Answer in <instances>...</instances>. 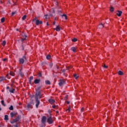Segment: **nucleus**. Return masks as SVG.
Here are the masks:
<instances>
[{"label":"nucleus","instance_id":"f257e3e1","mask_svg":"<svg viewBox=\"0 0 127 127\" xmlns=\"http://www.w3.org/2000/svg\"><path fill=\"white\" fill-rule=\"evenodd\" d=\"M35 99H39V100L41 99V92L40 91L37 90L36 91Z\"/></svg>","mask_w":127,"mask_h":127},{"label":"nucleus","instance_id":"f03ea898","mask_svg":"<svg viewBox=\"0 0 127 127\" xmlns=\"http://www.w3.org/2000/svg\"><path fill=\"white\" fill-rule=\"evenodd\" d=\"M26 57L24 56L22 58L19 59V63L20 64H23L24 63V60L26 59Z\"/></svg>","mask_w":127,"mask_h":127},{"label":"nucleus","instance_id":"7ed1b4c3","mask_svg":"<svg viewBox=\"0 0 127 127\" xmlns=\"http://www.w3.org/2000/svg\"><path fill=\"white\" fill-rule=\"evenodd\" d=\"M59 85L60 87L63 86V85H65V80L63 79H60V82L59 83Z\"/></svg>","mask_w":127,"mask_h":127},{"label":"nucleus","instance_id":"20e7f679","mask_svg":"<svg viewBox=\"0 0 127 127\" xmlns=\"http://www.w3.org/2000/svg\"><path fill=\"white\" fill-rule=\"evenodd\" d=\"M36 101V107L37 108H38V106H39V104H40V100H39V99L38 98H35Z\"/></svg>","mask_w":127,"mask_h":127},{"label":"nucleus","instance_id":"39448f33","mask_svg":"<svg viewBox=\"0 0 127 127\" xmlns=\"http://www.w3.org/2000/svg\"><path fill=\"white\" fill-rule=\"evenodd\" d=\"M46 116H43L42 118V120H41V123L42 124H43L44 125H45V124H46Z\"/></svg>","mask_w":127,"mask_h":127},{"label":"nucleus","instance_id":"423d86ee","mask_svg":"<svg viewBox=\"0 0 127 127\" xmlns=\"http://www.w3.org/2000/svg\"><path fill=\"white\" fill-rule=\"evenodd\" d=\"M47 122L49 124V125H52V124H53V120H52V117H50L47 119Z\"/></svg>","mask_w":127,"mask_h":127},{"label":"nucleus","instance_id":"0eeeda50","mask_svg":"<svg viewBox=\"0 0 127 127\" xmlns=\"http://www.w3.org/2000/svg\"><path fill=\"white\" fill-rule=\"evenodd\" d=\"M19 120H20V116H18L16 119L13 120V122H11V124H13V123H16V122H18Z\"/></svg>","mask_w":127,"mask_h":127},{"label":"nucleus","instance_id":"6e6552de","mask_svg":"<svg viewBox=\"0 0 127 127\" xmlns=\"http://www.w3.org/2000/svg\"><path fill=\"white\" fill-rule=\"evenodd\" d=\"M35 23L36 25H39V24H42L43 22H42V21H40L39 20H36Z\"/></svg>","mask_w":127,"mask_h":127},{"label":"nucleus","instance_id":"1a4fd4ad","mask_svg":"<svg viewBox=\"0 0 127 127\" xmlns=\"http://www.w3.org/2000/svg\"><path fill=\"white\" fill-rule=\"evenodd\" d=\"M123 12L122 11L118 10V12L117 13V15L118 16H121Z\"/></svg>","mask_w":127,"mask_h":127},{"label":"nucleus","instance_id":"9d476101","mask_svg":"<svg viewBox=\"0 0 127 127\" xmlns=\"http://www.w3.org/2000/svg\"><path fill=\"white\" fill-rule=\"evenodd\" d=\"M33 80V76H30L29 79V84L31 85V81Z\"/></svg>","mask_w":127,"mask_h":127},{"label":"nucleus","instance_id":"9b49d317","mask_svg":"<svg viewBox=\"0 0 127 127\" xmlns=\"http://www.w3.org/2000/svg\"><path fill=\"white\" fill-rule=\"evenodd\" d=\"M40 82V79H37L34 80V83H35V84H39Z\"/></svg>","mask_w":127,"mask_h":127},{"label":"nucleus","instance_id":"f8f14e48","mask_svg":"<svg viewBox=\"0 0 127 127\" xmlns=\"http://www.w3.org/2000/svg\"><path fill=\"white\" fill-rule=\"evenodd\" d=\"M49 102L51 104H54V103H55V101L53 99H49Z\"/></svg>","mask_w":127,"mask_h":127},{"label":"nucleus","instance_id":"ddd939ff","mask_svg":"<svg viewBox=\"0 0 127 127\" xmlns=\"http://www.w3.org/2000/svg\"><path fill=\"white\" fill-rule=\"evenodd\" d=\"M56 31H60L61 30L60 27L59 26H57L56 28L54 29Z\"/></svg>","mask_w":127,"mask_h":127},{"label":"nucleus","instance_id":"4468645a","mask_svg":"<svg viewBox=\"0 0 127 127\" xmlns=\"http://www.w3.org/2000/svg\"><path fill=\"white\" fill-rule=\"evenodd\" d=\"M4 80H5V78L3 76H1L0 77V83L2 82V81H4Z\"/></svg>","mask_w":127,"mask_h":127},{"label":"nucleus","instance_id":"2eb2a0df","mask_svg":"<svg viewBox=\"0 0 127 127\" xmlns=\"http://www.w3.org/2000/svg\"><path fill=\"white\" fill-rule=\"evenodd\" d=\"M54 14H55V11H54V10H53L52 13L50 14L49 16H53Z\"/></svg>","mask_w":127,"mask_h":127},{"label":"nucleus","instance_id":"dca6fc26","mask_svg":"<svg viewBox=\"0 0 127 127\" xmlns=\"http://www.w3.org/2000/svg\"><path fill=\"white\" fill-rule=\"evenodd\" d=\"M4 120V121H8V116L7 115H5Z\"/></svg>","mask_w":127,"mask_h":127},{"label":"nucleus","instance_id":"f3484780","mask_svg":"<svg viewBox=\"0 0 127 127\" xmlns=\"http://www.w3.org/2000/svg\"><path fill=\"white\" fill-rule=\"evenodd\" d=\"M71 51H73V52H76V48H75V47H72L71 48Z\"/></svg>","mask_w":127,"mask_h":127},{"label":"nucleus","instance_id":"a211bd4d","mask_svg":"<svg viewBox=\"0 0 127 127\" xmlns=\"http://www.w3.org/2000/svg\"><path fill=\"white\" fill-rule=\"evenodd\" d=\"M45 83H46V85H50V84H51L50 83V81H49V80H46Z\"/></svg>","mask_w":127,"mask_h":127},{"label":"nucleus","instance_id":"6ab92c4d","mask_svg":"<svg viewBox=\"0 0 127 127\" xmlns=\"http://www.w3.org/2000/svg\"><path fill=\"white\" fill-rule=\"evenodd\" d=\"M62 17H64L65 19L67 20V15L65 14L62 15Z\"/></svg>","mask_w":127,"mask_h":127},{"label":"nucleus","instance_id":"aec40b11","mask_svg":"<svg viewBox=\"0 0 127 127\" xmlns=\"http://www.w3.org/2000/svg\"><path fill=\"white\" fill-rule=\"evenodd\" d=\"M14 91H15V89L13 88H12V89L9 90L10 93H12V94H13V93H14Z\"/></svg>","mask_w":127,"mask_h":127},{"label":"nucleus","instance_id":"412c9836","mask_svg":"<svg viewBox=\"0 0 127 127\" xmlns=\"http://www.w3.org/2000/svg\"><path fill=\"white\" fill-rule=\"evenodd\" d=\"M104 27V25L103 24H100L99 26H98V28H103Z\"/></svg>","mask_w":127,"mask_h":127},{"label":"nucleus","instance_id":"4be33fe9","mask_svg":"<svg viewBox=\"0 0 127 127\" xmlns=\"http://www.w3.org/2000/svg\"><path fill=\"white\" fill-rule=\"evenodd\" d=\"M118 74L119 75H124V72H123V71L119 70L118 71Z\"/></svg>","mask_w":127,"mask_h":127},{"label":"nucleus","instance_id":"5701e85b","mask_svg":"<svg viewBox=\"0 0 127 127\" xmlns=\"http://www.w3.org/2000/svg\"><path fill=\"white\" fill-rule=\"evenodd\" d=\"M9 110H10V111H13V106L11 105L9 108Z\"/></svg>","mask_w":127,"mask_h":127},{"label":"nucleus","instance_id":"b1692460","mask_svg":"<svg viewBox=\"0 0 127 127\" xmlns=\"http://www.w3.org/2000/svg\"><path fill=\"white\" fill-rule=\"evenodd\" d=\"M71 111V108L68 107V109L66 110V113H70Z\"/></svg>","mask_w":127,"mask_h":127},{"label":"nucleus","instance_id":"393cba45","mask_svg":"<svg viewBox=\"0 0 127 127\" xmlns=\"http://www.w3.org/2000/svg\"><path fill=\"white\" fill-rule=\"evenodd\" d=\"M10 115L11 118H13V117H14V113L13 112H11L10 113Z\"/></svg>","mask_w":127,"mask_h":127},{"label":"nucleus","instance_id":"a878e982","mask_svg":"<svg viewBox=\"0 0 127 127\" xmlns=\"http://www.w3.org/2000/svg\"><path fill=\"white\" fill-rule=\"evenodd\" d=\"M1 44L2 46H5V44H6V42L5 41H3Z\"/></svg>","mask_w":127,"mask_h":127},{"label":"nucleus","instance_id":"bb28decb","mask_svg":"<svg viewBox=\"0 0 127 127\" xmlns=\"http://www.w3.org/2000/svg\"><path fill=\"white\" fill-rule=\"evenodd\" d=\"M1 105H2V106H3L4 107H5V104H4V101L1 100Z\"/></svg>","mask_w":127,"mask_h":127},{"label":"nucleus","instance_id":"cd10ccee","mask_svg":"<svg viewBox=\"0 0 127 127\" xmlns=\"http://www.w3.org/2000/svg\"><path fill=\"white\" fill-rule=\"evenodd\" d=\"M27 107L28 109H30V108H31V104L28 103L27 105Z\"/></svg>","mask_w":127,"mask_h":127},{"label":"nucleus","instance_id":"c85d7f7f","mask_svg":"<svg viewBox=\"0 0 127 127\" xmlns=\"http://www.w3.org/2000/svg\"><path fill=\"white\" fill-rule=\"evenodd\" d=\"M73 76H74V77L75 78V79H78V77H79L78 75H77L76 74H74L73 75Z\"/></svg>","mask_w":127,"mask_h":127},{"label":"nucleus","instance_id":"c756f323","mask_svg":"<svg viewBox=\"0 0 127 127\" xmlns=\"http://www.w3.org/2000/svg\"><path fill=\"white\" fill-rule=\"evenodd\" d=\"M26 17H27L26 15H24V16L22 17V20H24L25 19H26Z\"/></svg>","mask_w":127,"mask_h":127},{"label":"nucleus","instance_id":"7c9ffc66","mask_svg":"<svg viewBox=\"0 0 127 127\" xmlns=\"http://www.w3.org/2000/svg\"><path fill=\"white\" fill-rule=\"evenodd\" d=\"M4 20H5L4 17H2V18L1 19V22L2 23H3V22H4Z\"/></svg>","mask_w":127,"mask_h":127},{"label":"nucleus","instance_id":"2f4dec72","mask_svg":"<svg viewBox=\"0 0 127 127\" xmlns=\"http://www.w3.org/2000/svg\"><path fill=\"white\" fill-rule=\"evenodd\" d=\"M46 58H47V60H49V59H50V58H51V56L50 55H47L46 57Z\"/></svg>","mask_w":127,"mask_h":127},{"label":"nucleus","instance_id":"473e14b6","mask_svg":"<svg viewBox=\"0 0 127 127\" xmlns=\"http://www.w3.org/2000/svg\"><path fill=\"white\" fill-rule=\"evenodd\" d=\"M77 39L76 38H73V39L71 40V41L73 42H76L77 41Z\"/></svg>","mask_w":127,"mask_h":127},{"label":"nucleus","instance_id":"72a5a7b5","mask_svg":"<svg viewBox=\"0 0 127 127\" xmlns=\"http://www.w3.org/2000/svg\"><path fill=\"white\" fill-rule=\"evenodd\" d=\"M110 10L111 11V12H113V11H114V7H111Z\"/></svg>","mask_w":127,"mask_h":127},{"label":"nucleus","instance_id":"f704fd0d","mask_svg":"<svg viewBox=\"0 0 127 127\" xmlns=\"http://www.w3.org/2000/svg\"><path fill=\"white\" fill-rule=\"evenodd\" d=\"M10 76H14V73L13 72H10Z\"/></svg>","mask_w":127,"mask_h":127},{"label":"nucleus","instance_id":"c9c22d12","mask_svg":"<svg viewBox=\"0 0 127 127\" xmlns=\"http://www.w3.org/2000/svg\"><path fill=\"white\" fill-rule=\"evenodd\" d=\"M19 74H20V76H23V75H24V74H23V73H22V72H21V71H20Z\"/></svg>","mask_w":127,"mask_h":127},{"label":"nucleus","instance_id":"e433bc0d","mask_svg":"<svg viewBox=\"0 0 127 127\" xmlns=\"http://www.w3.org/2000/svg\"><path fill=\"white\" fill-rule=\"evenodd\" d=\"M52 108H53V109H57V106L56 105H53Z\"/></svg>","mask_w":127,"mask_h":127},{"label":"nucleus","instance_id":"4c0bfd02","mask_svg":"<svg viewBox=\"0 0 127 127\" xmlns=\"http://www.w3.org/2000/svg\"><path fill=\"white\" fill-rule=\"evenodd\" d=\"M103 67L104 68H105V69H107V68H108V66L106 65V64H104V65H103Z\"/></svg>","mask_w":127,"mask_h":127},{"label":"nucleus","instance_id":"58836bf2","mask_svg":"<svg viewBox=\"0 0 127 127\" xmlns=\"http://www.w3.org/2000/svg\"><path fill=\"white\" fill-rule=\"evenodd\" d=\"M38 76H39V77H42V73H41V72H39V73H38Z\"/></svg>","mask_w":127,"mask_h":127},{"label":"nucleus","instance_id":"ea45409f","mask_svg":"<svg viewBox=\"0 0 127 127\" xmlns=\"http://www.w3.org/2000/svg\"><path fill=\"white\" fill-rule=\"evenodd\" d=\"M56 68L57 69V71L58 72V70H59V69H60V67H59V66H56Z\"/></svg>","mask_w":127,"mask_h":127},{"label":"nucleus","instance_id":"a19ab883","mask_svg":"<svg viewBox=\"0 0 127 127\" xmlns=\"http://www.w3.org/2000/svg\"><path fill=\"white\" fill-rule=\"evenodd\" d=\"M49 66L50 67H51V68H52V67L53 66V64L52 63L50 64Z\"/></svg>","mask_w":127,"mask_h":127},{"label":"nucleus","instance_id":"79ce46f5","mask_svg":"<svg viewBox=\"0 0 127 127\" xmlns=\"http://www.w3.org/2000/svg\"><path fill=\"white\" fill-rule=\"evenodd\" d=\"M62 72H63V73H65V72H66V69H63Z\"/></svg>","mask_w":127,"mask_h":127},{"label":"nucleus","instance_id":"37998d69","mask_svg":"<svg viewBox=\"0 0 127 127\" xmlns=\"http://www.w3.org/2000/svg\"><path fill=\"white\" fill-rule=\"evenodd\" d=\"M80 111H81V113H83V112H84V108L82 107Z\"/></svg>","mask_w":127,"mask_h":127},{"label":"nucleus","instance_id":"c03bdc74","mask_svg":"<svg viewBox=\"0 0 127 127\" xmlns=\"http://www.w3.org/2000/svg\"><path fill=\"white\" fill-rule=\"evenodd\" d=\"M14 14H15V12H12V13H11V15H12V16H13V15H14Z\"/></svg>","mask_w":127,"mask_h":127},{"label":"nucleus","instance_id":"a18cd8bd","mask_svg":"<svg viewBox=\"0 0 127 127\" xmlns=\"http://www.w3.org/2000/svg\"><path fill=\"white\" fill-rule=\"evenodd\" d=\"M8 3H9V4H11L10 3V0H8Z\"/></svg>","mask_w":127,"mask_h":127},{"label":"nucleus","instance_id":"49530a36","mask_svg":"<svg viewBox=\"0 0 127 127\" xmlns=\"http://www.w3.org/2000/svg\"><path fill=\"white\" fill-rule=\"evenodd\" d=\"M64 98L65 99H67V98H68V95H66Z\"/></svg>","mask_w":127,"mask_h":127},{"label":"nucleus","instance_id":"de8ad7c7","mask_svg":"<svg viewBox=\"0 0 127 127\" xmlns=\"http://www.w3.org/2000/svg\"><path fill=\"white\" fill-rule=\"evenodd\" d=\"M59 14H61V10L59 11Z\"/></svg>","mask_w":127,"mask_h":127},{"label":"nucleus","instance_id":"09e8293b","mask_svg":"<svg viewBox=\"0 0 127 127\" xmlns=\"http://www.w3.org/2000/svg\"><path fill=\"white\" fill-rule=\"evenodd\" d=\"M8 89H9V86H7V87H6V89H7V90H8Z\"/></svg>","mask_w":127,"mask_h":127},{"label":"nucleus","instance_id":"8fccbe9b","mask_svg":"<svg viewBox=\"0 0 127 127\" xmlns=\"http://www.w3.org/2000/svg\"><path fill=\"white\" fill-rule=\"evenodd\" d=\"M6 61V59H4L3 60V61Z\"/></svg>","mask_w":127,"mask_h":127},{"label":"nucleus","instance_id":"3c124183","mask_svg":"<svg viewBox=\"0 0 127 127\" xmlns=\"http://www.w3.org/2000/svg\"><path fill=\"white\" fill-rule=\"evenodd\" d=\"M56 114H59V111H56Z\"/></svg>","mask_w":127,"mask_h":127},{"label":"nucleus","instance_id":"603ef678","mask_svg":"<svg viewBox=\"0 0 127 127\" xmlns=\"http://www.w3.org/2000/svg\"><path fill=\"white\" fill-rule=\"evenodd\" d=\"M47 25L48 26H49V24H48V23H47Z\"/></svg>","mask_w":127,"mask_h":127},{"label":"nucleus","instance_id":"864d4df0","mask_svg":"<svg viewBox=\"0 0 127 127\" xmlns=\"http://www.w3.org/2000/svg\"><path fill=\"white\" fill-rule=\"evenodd\" d=\"M45 16H46V18H47L46 17L48 16V15L47 14V15H45Z\"/></svg>","mask_w":127,"mask_h":127},{"label":"nucleus","instance_id":"5fc2aeb1","mask_svg":"<svg viewBox=\"0 0 127 127\" xmlns=\"http://www.w3.org/2000/svg\"><path fill=\"white\" fill-rule=\"evenodd\" d=\"M1 111V108H0V111Z\"/></svg>","mask_w":127,"mask_h":127},{"label":"nucleus","instance_id":"6e6d98bb","mask_svg":"<svg viewBox=\"0 0 127 127\" xmlns=\"http://www.w3.org/2000/svg\"><path fill=\"white\" fill-rule=\"evenodd\" d=\"M53 24H54V25H55V22H53Z\"/></svg>","mask_w":127,"mask_h":127},{"label":"nucleus","instance_id":"4d7b16f0","mask_svg":"<svg viewBox=\"0 0 127 127\" xmlns=\"http://www.w3.org/2000/svg\"><path fill=\"white\" fill-rule=\"evenodd\" d=\"M24 39H22V41H23V40H24Z\"/></svg>","mask_w":127,"mask_h":127},{"label":"nucleus","instance_id":"13d9d810","mask_svg":"<svg viewBox=\"0 0 127 127\" xmlns=\"http://www.w3.org/2000/svg\"><path fill=\"white\" fill-rule=\"evenodd\" d=\"M40 87L38 88V90H40Z\"/></svg>","mask_w":127,"mask_h":127},{"label":"nucleus","instance_id":"bf43d9fd","mask_svg":"<svg viewBox=\"0 0 127 127\" xmlns=\"http://www.w3.org/2000/svg\"><path fill=\"white\" fill-rule=\"evenodd\" d=\"M64 75L65 76V72H64Z\"/></svg>","mask_w":127,"mask_h":127},{"label":"nucleus","instance_id":"052dcab7","mask_svg":"<svg viewBox=\"0 0 127 127\" xmlns=\"http://www.w3.org/2000/svg\"><path fill=\"white\" fill-rule=\"evenodd\" d=\"M15 127H17V126H15Z\"/></svg>","mask_w":127,"mask_h":127},{"label":"nucleus","instance_id":"680f3d73","mask_svg":"<svg viewBox=\"0 0 127 127\" xmlns=\"http://www.w3.org/2000/svg\"><path fill=\"white\" fill-rule=\"evenodd\" d=\"M17 31H18V29H17Z\"/></svg>","mask_w":127,"mask_h":127},{"label":"nucleus","instance_id":"e2e57ef3","mask_svg":"<svg viewBox=\"0 0 127 127\" xmlns=\"http://www.w3.org/2000/svg\"><path fill=\"white\" fill-rule=\"evenodd\" d=\"M67 104H69V102H67Z\"/></svg>","mask_w":127,"mask_h":127},{"label":"nucleus","instance_id":"0e129e2a","mask_svg":"<svg viewBox=\"0 0 127 127\" xmlns=\"http://www.w3.org/2000/svg\"><path fill=\"white\" fill-rule=\"evenodd\" d=\"M22 48H23V46H22Z\"/></svg>","mask_w":127,"mask_h":127},{"label":"nucleus","instance_id":"69168bd1","mask_svg":"<svg viewBox=\"0 0 127 127\" xmlns=\"http://www.w3.org/2000/svg\"><path fill=\"white\" fill-rule=\"evenodd\" d=\"M59 127H61V126H59Z\"/></svg>","mask_w":127,"mask_h":127}]
</instances>
